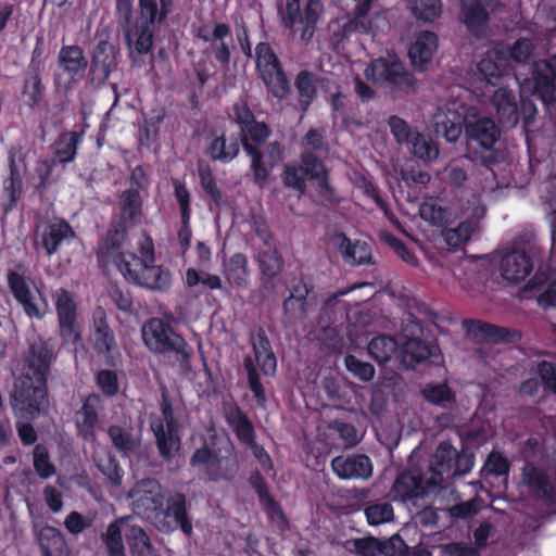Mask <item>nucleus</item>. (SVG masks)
<instances>
[{"instance_id":"obj_1","label":"nucleus","mask_w":556,"mask_h":556,"mask_svg":"<svg viewBox=\"0 0 556 556\" xmlns=\"http://www.w3.org/2000/svg\"><path fill=\"white\" fill-rule=\"evenodd\" d=\"M56 357L52 340L40 336L29 340L22 372L14 383L13 408L21 418L35 419L48 405V378Z\"/></svg>"},{"instance_id":"obj_2","label":"nucleus","mask_w":556,"mask_h":556,"mask_svg":"<svg viewBox=\"0 0 556 556\" xmlns=\"http://www.w3.org/2000/svg\"><path fill=\"white\" fill-rule=\"evenodd\" d=\"M230 119L239 127V137L243 151L251 159L252 181L260 188L267 185L270 172L285 156L283 146L275 140L266 143L265 151L260 148L270 136V128L265 122H258L247 100L240 99L231 106Z\"/></svg>"},{"instance_id":"obj_3","label":"nucleus","mask_w":556,"mask_h":556,"mask_svg":"<svg viewBox=\"0 0 556 556\" xmlns=\"http://www.w3.org/2000/svg\"><path fill=\"white\" fill-rule=\"evenodd\" d=\"M141 332L144 345L165 365L177 368L181 374L191 370L193 349L168 323L157 317L150 318Z\"/></svg>"},{"instance_id":"obj_4","label":"nucleus","mask_w":556,"mask_h":556,"mask_svg":"<svg viewBox=\"0 0 556 556\" xmlns=\"http://www.w3.org/2000/svg\"><path fill=\"white\" fill-rule=\"evenodd\" d=\"M137 3L139 18L121 27L131 60L152 52L153 26L165 24L174 10V0H138Z\"/></svg>"},{"instance_id":"obj_5","label":"nucleus","mask_w":556,"mask_h":556,"mask_svg":"<svg viewBox=\"0 0 556 556\" xmlns=\"http://www.w3.org/2000/svg\"><path fill=\"white\" fill-rule=\"evenodd\" d=\"M190 465L201 468L206 480L214 483L231 482L240 470L236 447L229 439L225 446L218 448H212L205 442L203 446L194 450Z\"/></svg>"},{"instance_id":"obj_6","label":"nucleus","mask_w":556,"mask_h":556,"mask_svg":"<svg viewBox=\"0 0 556 556\" xmlns=\"http://www.w3.org/2000/svg\"><path fill=\"white\" fill-rule=\"evenodd\" d=\"M502 135L500 125L492 118L479 113L471 106L467 111V123L465 128V138L468 150L480 149L486 154L480 155L482 165L490 168L498 163V155L495 146Z\"/></svg>"},{"instance_id":"obj_7","label":"nucleus","mask_w":556,"mask_h":556,"mask_svg":"<svg viewBox=\"0 0 556 556\" xmlns=\"http://www.w3.org/2000/svg\"><path fill=\"white\" fill-rule=\"evenodd\" d=\"M323 11L321 0H305L303 8L301 0H286L277 8L280 25L304 42L313 39Z\"/></svg>"},{"instance_id":"obj_8","label":"nucleus","mask_w":556,"mask_h":556,"mask_svg":"<svg viewBox=\"0 0 556 556\" xmlns=\"http://www.w3.org/2000/svg\"><path fill=\"white\" fill-rule=\"evenodd\" d=\"M160 409L162 417L150 424L159 455L164 460H172L181 447L180 424L175 417L173 403L165 387L161 389Z\"/></svg>"},{"instance_id":"obj_9","label":"nucleus","mask_w":556,"mask_h":556,"mask_svg":"<svg viewBox=\"0 0 556 556\" xmlns=\"http://www.w3.org/2000/svg\"><path fill=\"white\" fill-rule=\"evenodd\" d=\"M365 76L374 84L386 86L391 91L407 92L416 85L415 75L396 54L372 60L365 70Z\"/></svg>"},{"instance_id":"obj_10","label":"nucleus","mask_w":556,"mask_h":556,"mask_svg":"<svg viewBox=\"0 0 556 556\" xmlns=\"http://www.w3.org/2000/svg\"><path fill=\"white\" fill-rule=\"evenodd\" d=\"M225 419L231 427L239 442L249 447L261 467L266 471L274 469L270 455L263 445L256 442V433L253 422L247 414L237 405H231L225 409Z\"/></svg>"},{"instance_id":"obj_11","label":"nucleus","mask_w":556,"mask_h":556,"mask_svg":"<svg viewBox=\"0 0 556 556\" xmlns=\"http://www.w3.org/2000/svg\"><path fill=\"white\" fill-rule=\"evenodd\" d=\"M26 267L18 263L15 269H8L7 285L14 300L22 306L25 315L33 319H42L48 312L46 296L39 292L41 304L36 302L31 289L25 277Z\"/></svg>"},{"instance_id":"obj_12","label":"nucleus","mask_w":556,"mask_h":556,"mask_svg":"<svg viewBox=\"0 0 556 556\" xmlns=\"http://www.w3.org/2000/svg\"><path fill=\"white\" fill-rule=\"evenodd\" d=\"M434 488L437 486L430 483V478L425 479L419 470H403L394 479L390 495L394 502L419 508V501Z\"/></svg>"},{"instance_id":"obj_13","label":"nucleus","mask_w":556,"mask_h":556,"mask_svg":"<svg viewBox=\"0 0 556 556\" xmlns=\"http://www.w3.org/2000/svg\"><path fill=\"white\" fill-rule=\"evenodd\" d=\"M502 7L500 0H460L459 20L476 39L486 36L491 14Z\"/></svg>"},{"instance_id":"obj_14","label":"nucleus","mask_w":556,"mask_h":556,"mask_svg":"<svg viewBox=\"0 0 556 556\" xmlns=\"http://www.w3.org/2000/svg\"><path fill=\"white\" fill-rule=\"evenodd\" d=\"M55 312L59 336L63 343L74 345L81 343L83 336L77 324V304L72 293L64 288H60L55 292Z\"/></svg>"},{"instance_id":"obj_15","label":"nucleus","mask_w":556,"mask_h":556,"mask_svg":"<svg viewBox=\"0 0 556 556\" xmlns=\"http://www.w3.org/2000/svg\"><path fill=\"white\" fill-rule=\"evenodd\" d=\"M127 237V226H123L122 222H110L106 231L99 238L94 248L99 267L106 268L113 265L121 255L126 253L122 249Z\"/></svg>"},{"instance_id":"obj_16","label":"nucleus","mask_w":556,"mask_h":556,"mask_svg":"<svg viewBox=\"0 0 556 556\" xmlns=\"http://www.w3.org/2000/svg\"><path fill=\"white\" fill-rule=\"evenodd\" d=\"M400 359L404 367L416 369L419 365H438L442 355L435 340L428 341L417 337L405 340L400 350Z\"/></svg>"},{"instance_id":"obj_17","label":"nucleus","mask_w":556,"mask_h":556,"mask_svg":"<svg viewBox=\"0 0 556 556\" xmlns=\"http://www.w3.org/2000/svg\"><path fill=\"white\" fill-rule=\"evenodd\" d=\"M331 469L341 480H368L372 476V462L365 454L339 455L331 459Z\"/></svg>"},{"instance_id":"obj_18","label":"nucleus","mask_w":556,"mask_h":556,"mask_svg":"<svg viewBox=\"0 0 556 556\" xmlns=\"http://www.w3.org/2000/svg\"><path fill=\"white\" fill-rule=\"evenodd\" d=\"M533 258L522 251L505 249L498 261L501 277L510 285L523 281L533 270Z\"/></svg>"},{"instance_id":"obj_19","label":"nucleus","mask_w":556,"mask_h":556,"mask_svg":"<svg viewBox=\"0 0 556 556\" xmlns=\"http://www.w3.org/2000/svg\"><path fill=\"white\" fill-rule=\"evenodd\" d=\"M261 274V288L265 291H273L276 287L275 279L278 278L285 266L283 258L276 248L275 241L271 244H264L255 256Z\"/></svg>"},{"instance_id":"obj_20","label":"nucleus","mask_w":556,"mask_h":556,"mask_svg":"<svg viewBox=\"0 0 556 556\" xmlns=\"http://www.w3.org/2000/svg\"><path fill=\"white\" fill-rule=\"evenodd\" d=\"M463 327L468 336L493 344L511 343L521 338L520 332L516 329L496 326L483 320L464 319Z\"/></svg>"},{"instance_id":"obj_21","label":"nucleus","mask_w":556,"mask_h":556,"mask_svg":"<svg viewBox=\"0 0 556 556\" xmlns=\"http://www.w3.org/2000/svg\"><path fill=\"white\" fill-rule=\"evenodd\" d=\"M102 409L103 402L99 394L90 393L84 397L81 407L76 412V428L78 435L85 441L96 439V428Z\"/></svg>"},{"instance_id":"obj_22","label":"nucleus","mask_w":556,"mask_h":556,"mask_svg":"<svg viewBox=\"0 0 556 556\" xmlns=\"http://www.w3.org/2000/svg\"><path fill=\"white\" fill-rule=\"evenodd\" d=\"M137 509L144 511H159L164 506L162 486L157 480L148 478L136 483L129 494Z\"/></svg>"},{"instance_id":"obj_23","label":"nucleus","mask_w":556,"mask_h":556,"mask_svg":"<svg viewBox=\"0 0 556 556\" xmlns=\"http://www.w3.org/2000/svg\"><path fill=\"white\" fill-rule=\"evenodd\" d=\"M468 110L469 108L464 106L460 108V111L447 108L445 112L437 114L435 132L443 136L448 142H456L462 132H465Z\"/></svg>"},{"instance_id":"obj_24","label":"nucleus","mask_w":556,"mask_h":556,"mask_svg":"<svg viewBox=\"0 0 556 556\" xmlns=\"http://www.w3.org/2000/svg\"><path fill=\"white\" fill-rule=\"evenodd\" d=\"M240 144L241 141L238 137L227 138L225 132L219 135L212 134L207 138L204 152L212 162L229 164L239 155Z\"/></svg>"},{"instance_id":"obj_25","label":"nucleus","mask_w":556,"mask_h":556,"mask_svg":"<svg viewBox=\"0 0 556 556\" xmlns=\"http://www.w3.org/2000/svg\"><path fill=\"white\" fill-rule=\"evenodd\" d=\"M92 346L99 355H110L116 349L114 330L108 323L105 309L97 307L92 314Z\"/></svg>"},{"instance_id":"obj_26","label":"nucleus","mask_w":556,"mask_h":556,"mask_svg":"<svg viewBox=\"0 0 556 556\" xmlns=\"http://www.w3.org/2000/svg\"><path fill=\"white\" fill-rule=\"evenodd\" d=\"M58 63L67 75L68 85L80 81L88 67L84 50L77 45L63 46L59 52Z\"/></svg>"},{"instance_id":"obj_27","label":"nucleus","mask_w":556,"mask_h":556,"mask_svg":"<svg viewBox=\"0 0 556 556\" xmlns=\"http://www.w3.org/2000/svg\"><path fill=\"white\" fill-rule=\"evenodd\" d=\"M438 36L431 30H424L417 34L415 41L408 49V56L412 65L422 72L428 68L433 53L438 48Z\"/></svg>"},{"instance_id":"obj_28","label":"nucleus","mask_w":556,"mask_h":556,"mask_svg":"<svg viewBox=\"0 0 556 556\" xmlns=\"http://www.w3.org/2000/svg\"><path fill=\"white\" fill-rule=\"evenodd\" d=\"M115 65V46L106 39L99 40L91 56L90 73L93 79L104 83L110 77Z\"/></svg>"},{"instance_id":"obj_29","label":"nucleus","mask_w":556,"mask_h":556,"mask_svg":"<svg viewBox=\"0 0 556 556\" xmlns=\"http://www.w3.org/2000/svg\"><path fill=\"white\" fill-rule=\"evenodd\" d=\"M532 79L535 91L542 98H549L556 91V54L538 60L532 64Z\"/></svg>"},{"instance_id":"obj_30","label":"nucleus","mask_w":556,"mask_h":556,"mask_svg":"<svg viewBox=\"0 0 556 556\" xmlns=\"http://www.w3.org/2000/svg\"><path fill=\"white\" fill-rule=\"evenodd\" d=\"M334 245L343 261L352 266L374 263L370 248L364 241H352L344 232H338L334 236Z\"/></svg>"},{"instance_id":"obj_31","label":"nucleus","mask_w":556,"mask_h":556,"mask_svg":"<svg viewBox=\"0 0 556 556\" xmlns=\"http://www.w3.org/2000/svg\"><path fill=\"white\" fill-rule=\"evenodd\" d=\"M249 483L255 491L258 502L266 513L267 517L271 521H281L287 523V517L281 508V505L275 500L271 495L268 485L258 470H254L251 472L249 477Z\"/></svg>"},{"instance_id":"obj_32","label":"nucleus","mask_w":556,"mask_h":556,"mask_svg":"<svg viewBox=\"0 0 556 556\" xmlns=\"http://www.w3.org/2000/svg\"><path fill=\"white\" fill-rule=\"evenodd\" d=\"M75 238L76 232L70 223L63 218H58L45 227L41 233V245L46 254L52 256L62 243H70Z\"/></svg>"},{"instance_id":"obj_33","label":"nucleus","mask_w":556,"mask_h":556,"mask_svg":"<svg viewBox=\"0 0 556 556\" xmlns=\"http://www.w3.org/2000/svg\"><path fill=\"white\" fill-rule=\"evenodd\" d=\"M456 448L451 442H441L430 458L429 468L431 471L430 483L439 486L444 480V475H452L454 471V458Z\"/></svg>"},{"instance_id":"obj_34","label":"nucleus","mask_w":556,"mask_h":556,"mask_svg":"<svg viewBox=\"0 0 556 556\" xmlns=\"http://www.w3.org/2000/svg\"><path fill=\"white\" fill-rule=\"evenodd\" d=\"M491 104L494 106L502 124L509 127L518 124L519 108L511 89L504 87L496 89L491 97Z\"/></svg>"},{"instance_id":"obj_35","label":"nucleus","mask_w":556,"mask_h":556,"mask_svg":"<svg viewBox=\"0 0 556 556\" xmlns=\"http://www.w3.org/2000/svg\"><path fill=\"white\" fill-rule=\"evenodd\" d=\"M525 292L538 293L536 301L540 307L548 309L556 307V280H551V275L536 271L526 283Z\"/></svg>"},{"instance_id":"obj_36","label":"nucleus","mask_w":556,"mask_h":556,"mask_svg":"<svg viewBox=\"0 0 556 556\" xmlns=\"http://www.w3.org/2000/svg\"><path fill=\"white\" fill-rule=\"evenodd\" d=\"M319 76L308 70H301L294 77V88L298 94L300 110L305 113L318 96Z\"/></svg>"},{"instance_id":"obj_37","label":"nucleus","mask_w":556,"mask_h":556,"mask_svg":"<svg viewBox=\"0 0 556 556\" xmlns=\"http://www.w3.org/2000/svg\"><path fill=\"white\" fill-rule=\"evenodd\" d=\"M119 215L112 218L113 222H122L123 226L137 225L142 217V198L135 189L124 190L118 200Z\"/></svg>"},{"instance_id":"obj_38","label":"nucleus","mask_w":556,"mask_h":556,"mask_svg":"<svg viewBox=\"0 0 556 556\" xmlns=\"http://www.w3.org/2000/svg\"><path fill=\"white\" fill-rule=\"evenodd\" d=\"M197 170L200 186L206 198L210 200V211L213 212L215 210H220L227 202L222 190L217 186L211 165L205 162H199Z\"/></svg>"},{"instance_id":"obj_39","label":"nucleus","mask_w":556,"mask_h":556,"mask_svg":"<svg viewBox=\"0 0 556 556\" xmlns=\"http://www.w3.org/2000/svg\"><path fill=\"white\" fill-rule=\"evenodd\" d=\"M122 525V534L124 533L131 556H160L147 532L137 525H127L124 528L126 519Z\"/></svg>"},{"instance_id":"obj_40","label":"nucleus","mask_w":556,"mask_h":556,"mask_svg":"<svg viewBox=\"0 0 556 556\" xmlns=\"http://www.w3.org/2000/svg\"><path fill=\"white\" fill-rule=\"evenodd\" d=\"M106 432L113 447L122 457H129L139 447L140 441L131 426L111 425Z\"/></svg>"},{"instance_id":"obj_41","label":"nucleus","mask_w":556,"mask_h":556,"mask_svg":"<svg viewBox=\"0 0 556 556\" xmlns=\"http://www.w3.org/2000/svg\"><path fill=\"white\" fill-rule=\"evenodd\" d=\"M37 540L42 556H66V542L58 528L46 525L38 532Z\"/></svg>"},{"instance_id":"obj_42","label":"nucleus","mask_w":556,"mask_h":556,"mask_svg":"<svg viewBox=\"0 0 556 556\" xmlns=\"http://www.w3.org/2000/svg\"><path fill=\"white\" fill-rule=\"evenodd\" d=\"M165 515L172 517L182 533L191 535L193 528L187 513V497L180 492H175L166 501Z\"/></svg>"},{"instance_id":"obj_43","label":"nucleus","mask_w":556,"mask_h":556,"mask_svg":"<svg viewBox=\"0 0 556 556\" xmlns=\"http://www.w3.org/2000/svg\"><path fill=\"white\" fill-rule=\"evenodd\" d=\"M123 277L138 286L148 268V263L134 252H126L113 264Z\"/></svg>"},{"instance_id":"obj_44","label":"nucleus","mask_w":556,"mask_h":556,"mask_svg":"<svg viewBox=\"0 0 556 556\" xmlns=\"http://www.w3.org/2000/svg\"><path fill=\"white\" fill-rule=\"evenodd\" d=\"M367 349L377 363L384 364L399 351V343L391 336L380 334L370 340Z\"/></svg>"},{"instance_id":"obj_45","label":"nucleus","mask_w":556,"mask_h":556,"mask_svg":"<svg viewBox=\"0 0 556 556\" xmlns=\"http://www.w3.org/2000/svg\"><path fill=\"white\" fill-rule=\"evenodd\" d=\"M172 285V273L163 266L149 265L139 287L154 290L167 291Z\"/></svg>"},{"instance_id":"obj_46","label":"nucleus","mask_w":556,"mask_h":556,"mask_svg":"<svg viewBox=\"0 0 556 556\" xmlns=\"http://www.w3.org/2000/svg\"><path fill=\"white\" fill-rule=\"evenodd\" d=\"M123 522L124 519L116 518L106 527V530L101 533V541L108 556H126L124 542L122 540Z\"/></svg>"},{"instance_id":"obj_47","label":"nucleus","mask_w":556,"mask_h":556,"mask_svg":"<svg viewBox=\"0 0 556 556\" xmlns=\"http://www.w3.org/2000/svg\"><path fill=\"white\" fill-rule=\"evenodd\" d=\"M80 141L81 135L77 131H67L60 135L54 150L58 161L64 165L73 162L76 159Z\"/></svg>"},{"instance_id":"obj_48","label":"nucleus","mask_w":556,"mask_h":556,"mask_svg":"<svg viewBox=\"0 0 556 556\" xmlns=\"http://www.w3.org/2000/svg\"><path fill=\"white\" fill-rule=\"evenodd\" d=\"M477 226L478 225L476 222L467 219L459 223L454 228L442 229L441 235L443 240L450 248L457 249L460 245L467 243L471 239L472 235L477 229Z\"/></svg>"},{"instance_id":"obj_49","label":"nucleus","mask_w":556,"mask_h":556,"mask_svg":"<svg viewBox=\"0 0 556 556\" xmlns=\"http://www.w3.org/2000/svg\"><path fill=\"white\" fill-rule=\"evenodd\" d=\"M409 144L412 154L422 162H433L439 156V146L429 136L415 132Z\"/></svg>"},{"instance_id":"obj_50","label":"nucleus","mask_w":556,"mask_h":556,"mask_svg":"<svg viewBox=\"0 0 556 556\" xmlns=\"http://www.w3.org/2000/svg\"><path fill=\"white\" fill-rule=\"evenodd\" d=\"M43 92L45 86L41 80V73L28 72L22 88L25 104L33 110L37 109L42 101Z\"/></svg>"},{"instance_id":"obj_51","label":"nucleus","mask_w":556,"mask_h":556,"mask_svg":"<svg viewBox=\"0 0 556 556\" xmlns=\"http://www.w3.org/2000/svg\"><path fill=\"white\" fill-rule=\"evenodd\" d=\"M407 8L416 20L424 22H434L442 14L441 0H408Z\"/></svg>"},{"instance_id":"obj_52","label":"nucleus","mask_w":556,"mask_h":556,"mask_svg":"<svg viewBox=\"0 0 556 556\" xmlns=\"http://www.w3.org/2000/svg\"><path fill=\"white\" fill-rule=\"evenodd\" d=\"M525 479L529 488L536 491L546 500L554 497V488L547 472L539 467L532 466L525 472Z\"/></svg>"},{"instance_id":"obj_53","label":"nucleus","mask_w":556,"mask_h":556,"mask_svg":"<svg viewBox=\"0 0 556 556\" xmlns=\"http://www.w3.org/2000/svg\"><path fill=\"white\" fill-rule=\"evenodd\" d=\"M33 466L36 475L42 480L51 478L56 472V467L51 460L50 452L42 443L36 444L33 450Z\"/></svg>"},{"instance_id":"obj_54","label":"nucleus","mask_w":556,"mask_h":556,"mask_svg":"<svg viewBox=\"0 0 556 556\" xmlns=\"http://www.w3.org/2000/svg\"><path fill=\"white\" fill-rule=\"evenodd\" d=\"M419 216L432 226L441 227L450 223V212L446 207L437 203L435 200L429 199L419 206Z\"/></svg>"},{"instance_id":"obj_55","label":"nucleus","mask_w":556,"mask_h":556,"mask_svg":"<svg viewBox=\"0 0 556 556\" xmlns=\"http://www.w3.org/2000/svg\"><path fill=\"white\" fill-rule=\"evenodd\" d=\"M364 514L369 526H380L390 522L394 518L393 506L388 502H368Z\"/></svg>"},{"instance_id":"obj_56","label":"nucleus","mask_w":556,"mask_h":556,"mask_svg":"<svg viewBox=\"0 0 556 556\" xmlns=\"http://www.w3.org/2000/svg\"><path fill=\"white\" fill-rule=\"evenodd\" d=\"M230 278L236 287L245 288L249 283V262L245 254L238 252L230 256L228 262Z\"/></svg>"},{"instance_id":"obj_57","label":"nucleus","mask_w":556,"mask_h":556,"mask_svg":"<svg viewBox=\"0 0 556 556\" xmlns=\"http://www.w3.org/2000/svg\"><path fill=\"white\" fill-rule=\"evenodd\" d=\"M421 394L427 402L442 407L456 401L453 390L445 382L427 384Z\"/></svg>"},{"instance_id":"obj_58","label":"nucleus","mask_w":556,"mask_h":556,"mask_svg":"<svg viewBox=\"0 0 556 556\" xmlns=\"http://www.w3.org/2000/svg\"><path fill=\"white\" fill-rule=\"evenodd\" d=\"M243 367L247 371L249 389L253 393L257 405L264 406L267 402V396L253 358L245 356L243 358Z\"/></svg>"},{"instance_id":"obj_59","label":"nucleus","mask_w":556,"mask_h":556,"mask_svg":"<svg viewBox=\"0 0 556 556\" xmlns=\"http://www.w3.org/2000/svg\"><path fill=\"white\" fill-rule=\"evenodd\" d=\"M97 467L103 476L115 486L122 484L124 470L112 453H106L96 459Z\"/></svg>"},{"instance_id":"obj_60","label":"nucleus","mask_w":556,"mask_h":556,"mask_svg":"<svg viewBox=\"0 0 556 556\" xmlns=\"http://www.w3.org/2000/svg\"><path fill=\"white\" fill-rule=\"evenodd\" d=\"M267 79L263 80L267 91L277 100L283 101L291 93V83L285 72L280 70L273 76L266 75Z\"/></svg>"},{"instance_id":"obj_61","label":"nucleus","mask_w":556,"mask_h":556,"mask_svg":"<svg viewBox=\"0 0 556 556\" xmlns=\"http://www.w3.org/2000/svg\"><path fill=\"white\" fill-rule=\"evenodd\" d=\"M16 148L12 147L9 150L8 161H9V178L3 182V190L7 194H18L23 193V177L21 175L20 168L16 164Z\"/></svg>"},{"instance_id":"obj_62","label":"nucleus","mask_w":556,"mask_h":556,"mask_svg":"<svg viewBox=\"0 0 556 556\" xmlns=\"http://www.w3.org/2000/svg\"><path fill=\"white\" fill-rule=\"evenodd\" d=\"M508 249L513 251H522L533 258V256L539 252L538 238L534 229L526 227L520 230L511 240Z\"/></svg>"},{"instance_id":"obj_63","label":"nucleus","mask_w":556,"mask_h":556,"mask_svg":"<svg viewBox=\"0 0 556 556\" xmlns=\"http://www.w3.org/2000/svg\"><path fill=\"white\" fill-rule=\"evenodd\" d=\"M282 182L285 187L298 191L299 193H305L306 186V176L303 172V168L298 163H289L285 166L283 172L281 174Z\"/></svg>"},{"instance_id":"obj_64","label":"nucleus","mask_w":556,"mask_h":556,"mask_svg":"<svg viewBox=\"0 0 556 556\" xmlns=\"http://www.w3.org/2000/svg\"><path fill=\"white\" fill-rule=\"evenodd\" d=\"M344 366L346 370L363 382H369L374 379L376 369L372 364L363 362L353 354L344 356Z\"/></svg>"}]
</instances>
